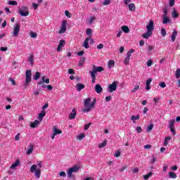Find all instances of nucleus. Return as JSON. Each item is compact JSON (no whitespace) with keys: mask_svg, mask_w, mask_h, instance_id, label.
Segmentation results:
<instances>
[{"mask_svg":"<svg viewBox=\"0 0 180 180\" xmlns=\"http://www.w3.org/2000/svg\"><path fill=\"white\" fill-rule=\"evenodd\" d=\"M96 103V98L92 99L91 98H87L84 100V108L82 109V110L85 113H88V112H91L94 108H95V105Z\"/></svg>","mask_w":180,"mask_h":180,"instance_id":"1","label":"nucleus"},{"mask_svg":"<svg viewBox=\"0 0 180 180\" xmlns=\"http://www.w3.org/2000/svg\"><path fill=\"white\" fill-rule=\"evenodd\" d=\"M43 167V163L41 161H37V165H32L30 167V172L34 174V176L39 179L41 174V168Z\"/></svg>","mask_w":180,"mask_h":180,"instance_id":"2","label":"nucleus"},{"mask_svg":"<svg viewBox=\"0 0 180 180\" xmlns=\"http://www.w3.org/2000/svg\"><path fill=\"white\" fill-rule=\"evenodd\" d=\"M146 30L147 32L142 34V37L143 39H146L148 40L150 36L153 34V32H154V21L150 20L148 25H146Z\"/></svg>","mask_w":180,"mask_h":180,"instance_id":"3","label":"nucleus"},{"mask_svg":"<svg viewBox=\"0 0 180 180\" xmlns=\"http://www.w3.org/2000/svg\"><path fill=\"white\" fill-rule=\"evenodd\" d=\"M32 82V70H28L25 72V82L24 83V86L27 88V85Z\"/></svg>","mask_w":180,"mask_h":180,"instance_id":"4","label":"nucleus"},{"mask_svg":"<svg viewBox=\"0 0 180 180\" xmlns=\"http://www.w3.org/2000/svg\"><path fill=\"white\" fill-rule=\"evenodd\" d=\"M78 171H79V167L77 165L70 167L67 172L68 178H72V173L78 172Z\"/></svg>","mask_w":180,"mask_h":180,"instance_id":"5","label":"nucleus"},{"mask_svg":"<svg viewBox=\"0 0 180 180\" xmlns=\"http://www.w3.org/2000/svg\"><path fill=\"white\" fill-rule=\"evenodd\" d=\"M117 84L118 82L115 81L112 84L108 85V91L110 94H112V92H115L117 89Z\"/></svg>","mask_w":180,"mask_h":180,"instance_id":"6","label":"nucleus"},{"mask_svg":"<svg viewBox=\"0 0 180 180\" xmlns=\"http://www.w3.org/2000/svg\"><path fill=\"white\" fill-rule=\"evenodd\" d=\"M18 13H20V16H29V8L26 6H22L19 9Z\"/></svg>","mask_w":180,"mask_h":180,"instance_id":"7","label":"nucleus"},{"mask_svg":"<svg viewBox=\"0 0 180 180\" xmlns=\"http://www.w3.org/2000/svg\"><path fill=\"white\" fill-rule=\"evenodd\" d=\"M52 131H53V134L51 135V139L52 140H54V139H56V136H57L58 134H61V133H63V131L61 130L58 129V128H57V127H53Z\"/></svg>","mask_w":180,"mask_h":180,"instance_id":"8","label":"nucleus"},{"mask_svg":"<svg viewBox=\"0 0 180 180\" xmlns=\"http://www.w3.org/2000/svg\"><path fill=\"white\" fill-rule=\"evenodd\" d=\"M102 71H105V69L103 68V67H102V66H98V67L94 66L92 71L90 72V74H93L94 75H96V74H98V72H102Z\"/></svg>","mask_w":180,"mask_h":180,"instance_id":"9","label":"nucleus"},{"mask_svg":"<svg viewBox=\"0 0 180 180\" xmlns=\"http://www.w3.org/2000/svg\"><path fill=\"white\" fill-rule=\"evenodd\" d=\"M67 32V20H63L62 21V24L60 26V30H59V34H61L63 33H65Z\"/></svg>","mask_w":180,"mask_h":180,"instance_id":"10","label":"nucleus"},{"mask_svg":"<svg viewBox=\"0 0 180 180\" xmlns=\"http://www.w3.org/2000/svg\"><path fill=\"white\" fill-rule=\"evenodd\" d=\"M19 32H20V25L15 24L13 31V37H18L19 36Z\"/></svg>","mask_w":180,"mask_h":180,"instance_id":"11","label":"nucleus"},{"mask_svg":"<svg viewBox=\"0 0 180 180\" xmlns=\"http://www.w3.org/2000/svg\"><path fill=\"white\" fill-rule=\"evenodd\" d=\"M65 46V41L63 39L60 40L59 44L58 45L57 51L60 53L63 50V47Z\"/></svg>","mask_w":180,"mask_h":180,"instance_id":"12","label":"nucleus"},{"mask_svg":"<svg viewBox=\"0 0 180 180\" xmlns=\"http://www.w3.org/2000/svg\"><path fill=\"white\" fill-rule=\"evenodd\" d=\"M162 19L163 25H167V23H169V22H171V20H169V17H168V14L167 13L163 14Z\"/></svg>","mask_w":180,"mask_h":180,"instance_id":"13","label":"nucleus"},{"mask_svg":"<svg viewBox=\"0 0 180 180\" xmlns=\"http://www.w3.org/2000/svg\"><path fill=\"white\" fill-rule=\"evenodd\" d=\"M50 84V79H46V76L41 77V81L38 82V85H43V84Z\"/></svg>","mask_w":180,"mask_h":180,"instance_id":"14","label":"nucleus"},{"mask_svg":"<svg viewBox=\"0 0 180 180\" xmlns=\"http://www.w3.org/2000/svg\"><path fill=\"white\" fill-rule=\"evenodd\" d=\"M33 150H34V145L31 143L28 146V150H27V155H30L33 153Z\"/></svg>","mask_w":180,"mask_h":180,"instance_id":"15","label":"nucleus"},{"mask_svg":"<svg viewBox=\"0 0 180 180\" xmlns=\"http://www.w3.org/2000/svg\"><path fill=\"white\" fill-rule=\"evenodd\" d=\"M95 91L97 94H102V91H103V89L102 88L101 84H96Z\"/></svg>","mask_w":180,"mask_h":180,"instance_id":"16","label":"nucleus"},{"mask_svg":"<svg viewBox=\"0 0 180 180\" xmlns=\"http://www.w3.org/2000/svg\"><path fill=\"white\" fill-rule=\"evenodd\" d=\"M20 165V160H17L11 167V169H16V167H19Z\"/></svg>","mask_w":180,"mask_h":180,"instance_id":"17","label":"nucleus"},{"mask_svg":"<svg viewBox=\"0 0 180 180\" xmlns=\"http://www.w3.org/2000/svg\"><path fill=\"white\" fill-rule=\"evenodd\" d=\"M76 88L78 92H81V91L85 88V85L81 83H78L76 84Z\"/></svg>","mask_w":180,"mask_h":180,"instance_id":"18","label":"nucleus"},{"mask_svg":"<svg viewBox=\"0 0 180 180\" xmlns=\"http://www.w3.org/2000/svg\"><path fill=\"white\" fill-rule=\"evenodd\" d=\"M44 116H46V111L41 110V112L38 115V120H39V122H41Z\"/></svg>","mask_w":180,"mask_h":180,"instance_id":"19","label":"nucleus"},{"mask_svg":"<svg viewBox=\"0 0 180 180\" xmlns=\"http://www.w3.org/2000/svg\"><path fill=\"white\" fill-rule=\"evenodd\" d=\"M39 123H40V122H39V120H35L34 121V122H31V123H30V127H32V129H34V128L37 127V126H39Z\"/></svg>","mask_w":180,"mask_h":180,"instance_id":"20","label":"nucleus"},{"mask_svg":"<svg viewBox=\"0 0 180 180\" xmlns=\"http://www.w3.org/2000/svg\"><path fill=\"white\" fill-rule=\"evenodd\" d=\"M89 41V37H87L84 39V41L83 43V47H84V49H89V44H88Z\"/></svg>","mask_w":180,"mask_h":180,"instance_id":"21","label":"nucleus"},{"mask_svg":"<svg viewBox=\"0 0 180 180\" xmlns=\"http://www.w3.org/2000/svg\"><path fill=\"white\" fill-rule=\"evenodd\" d=\"M176 36H178V32L176 30H174L172 34V41H174L176 39Z\"/></svg>","mask_w":180,"mask_h":180,"instance_id":"22","label":"nucleus"},{"mask_svg":"<svg viewBox=\"0 0 180 180\" xmlns=\"http://www.w3.org/2000/svg\"><path fill=\"white\" fill-rule=\"evenodd\" d=\"M121 29L124 33H130V29L127 25H123L121 27Z\"/></svg>","mask_w":180,"mask_h":180,"instance_id":"23","label":"nucleus"},{"mask_svg":"<svg viewBox=\"0 0 180 180\" xmlns=\"http://www.w3.org/2000/svg\"><path fill=\"white\" fill-rule=\"evenodd\" d=\"M108 68L110 70H112V68H113V67H115V60H109L108 63Z\"/></svg>","mask_w":180,"mask_h":180,"instance_id":"24","label":"nucleus"},{"mask_svg":"<svg viewBox=\"0 0 180 180\" xmlns=\"http://www.w3.org/2000/svg\"><path fill=\"white\" fill-rule=\"evenodd\" d=\"M27 60L31 65H33V63H34V56H33L32 54L30 55Z\"/></svg>","mask_w":180,"mask_h":180,"instance_id":"25","label":"nucleus"},{"mask_svg":"<svg viewBox=\"0 0 180 180\" xmlns=\"http://www.w3.org/2000/svg\"><path fill=\"white\" fill-rule=\"evenodd\" d=\"M128 8L131 12H134V11H136V5L134 4L131 3L128 5Z\"/></svg>","mask_w":180,"mask_h":180,"instance_id":"26","label":"nucleus"},{"mask_svg":"<svg viewBox=\"0 0 180 180\" xmlns=\"http://www.w3.org/2000/svg\"><path fill=\"white\" fill-rule=\"evenodd\" d=\"M75 116H77V112H75V109H73L72 112H71L69 115V119H70V120L75 119Z\"/></svg>","mask_w":180,"mask_h":180,"instance_id":"27","label":"nucleus"},{"mask_svg":"<svg viewBox=\"0 0 180 180\" xmlns=\"http://www.w3.org/2000/svg\"><path fill=\"white\" fill-rule=\"evenodd\" d=\"M140 119V115H132L131 117V120H132L133 123H136V120H139Z\"/></svg>","mask_w":180,"mask_h":180,"instance_id":"28","label":"nucleus"},{"mask_svg":"<svg viewBox=\"0 0 180 180\" xmlns=\"http://www.w3.org/2000/svg\"><path fill=\"white\" fill-rule=\"evenodd\" d=\"M178 16H179V14L176 13V10H175V8H174L172 13V17L173 18V19H176V18H178Z\"/></svg>","mask_w":180,"mask_h":180,"instance_id":"29","label":"nucleus"},{"mask_svg":"<svg viewBox=\"0 0 180 180\" xmlns=\"http://www.w3.org/2000/svg\"><path fill=\"white\" fill-rule=\"evenodd\" d=\"M40 75H41V73H40V72H36L35 75L33 76V79L34 81H37V79L40 78Z\"/></svg>","mask_w":180,"mask_h":180,"instance_id":"30","label":"nucleus"},{"mask_svg":"<svg viewBox=\"0 0 180 180\" xmlns=\"http://www.w3.org/2000/svg\"><path fill=\"white\" fill-rule=\"evenodd\" d=\"M108 145V141H103L98 145V148H103V147H106Z\"/></svg>","mask_w":180,"mask_h":180,"instance_id":"31","label":"nucleus"},{"mask_svg":"<svg viewBox=\"0 0 180 180\" xmlns=\"http://www.w3.org/2000/svg\"><path fill=\"white\" fill-rule=\"evenodd\" d=\"M139 89H140V84H136L135 85L134 89H132V90L131 91V92L132 94H134V92H137V91H139Z\"/></svg>","mask_w":180,"mask_h":180,"instance_id":"32","label":"nucleus"},{"mask_svg":"<svg viewBox=\"0 0 180 180\" xmlns=\"http://www.w3.org/2000/svg\"><path fill=\"white\" fill-rule=\"evenodd\" d=\"M172 140V137L171 136H167L165 139L164 146H168V141Z\"/></svg>","mask_w":180,"mask_h":180,"instance_id":"33","label":"nucleus"},{"mask_svg":"<svg viewBox=\"0 0 180 180\" xmlns=\"http://www.w3.org/2000/svg\"><path fill=\"white\" fill-rule=\"evenodd\" d=\"M96 19L95 16H91L90 17L88 20L87 22H89V25H92L94 23V21Z\"/></svg>","mask_w":180,"mask_h":180,"instance_id":"34","label":"nucleus"},{"mask_svg":"<svg viewBox=\"0 0 180 180\" xmlns=\"http://www.w3.org/2000/svg\"><path fill=\"white\" fill-rule=\"evenodd\" d=\"M169 178H172V179H176V174H175V173H174V172H170L169 173Z\"/></svg>","mask_w":180,"mask_h":180,"instance_id":"35","label":"nucleus"},{"mask_svg":"<svg viewBox=\"0 0 180 180\" xmlns=\"http://www.w3.org/2000/svg\"><path fill=\"white\" fill-rule=\"evenodd\" d=\"M77 140L81 141L82 139L85 137V134H80L79 135H77Z\"/></svg>","mask_w":180,"mask_h":180,"instance_id":"36","label":"nucleus"},{"mask_svg":"<svg viewBox=\"0 0 180 180\" xmlns=\"http://www.w3.org/2000/svg\"><path fill=\"white\" fill-rule=\"evenodd\" d=\"M133 53H134V49H130L129 51L127 52L126 57H128V58H130V57H131V54H133Z\"/></svg>","mask_w":180,"mask_h":180,"instance_id":"37","label":"nucleus"},{"mask_svg":"<svg viewBox=\"0 0 180 180\" xmlns=\"http://www.w3.org/2000/svg\"><path fill=\"white\" fill-rule=\"evenodd\" d=\"M151 176H153V173L152 172H150L149 174L143 176V177L146 180L148 179L149 178H151Z\"/></svg>","mask_w":180,"mask_h":180,"instance_id":"38","label":"nucleus"},{"mask_svg":"<svg viewBox=\"0 0 180 180\" xmlns=\"http://www.w3.org/2000/svg\"><path fill=\"white\" fill-rule=\"evenodd\" d=\"M30 37H32V39H36V37H37V33H36L34 32H31L30 33Z\"/></svg>","mask_w":180,"mask_h":180,"instance_id":"39","label":"nucleus"},{"mask_svg":"<svg viewBox=\"0 0 180 180\" xmlns=\"http://www.w3.org/2000/svg\"><path fill=\"white\" fill-rule=\"evenodd\" d=\"M90 75H91V82H92V84H95V81H96V75H94V74H92V73H90Z\"/></svg>","mask_w":180,"mask_h":180,"instance_id":"40","label":"nucleus"},{"mask_svg":"<svg viewBox=\"0 0 180 180\" xmlns=\"http://www.w3.org/2000/svg\"><path fill=\"white\" fill-rule=\"evenodd\" d=\"M157 161V157L153 155L151 159L150 160V164H154Z\"/></svg>","mask_w":180,"mask_h":180,"instance_id":"41","label":"nucleus"},{"mask_svg":"<svg viewBox=\"0 0 180 180\" xmlns=\"http://www.w3.org/2000/svg\"><path fill=\"white\" fill-rule=\"evenodd\" d=\"M129 61H130V58H128L127 56H126V58H124V64L125 65H129Z\"/></svg>","mask_w":180,"mask_h":180,"instance_id":"42","label":"nucleus"},{"mask_svg":"<svg viewBox=\"0 0 180 180\" xmlns=\"http://www.w3.org/2000/svg\"><path fill=\"white\" fill-rule=\"evenodd\" d=\"M110 2H111V0H104L103 2V5L104 6H106L108 5H110Z\"/></svg>","mask_w":180,"mask_h":180,"instance_id":"43","label":"nucleus"},{"mask_svg":"<svg viewBox=\"0 0 180 180\" xmlns=\"http://www.w3.org/2000/svg\"><path fill=\"white\" fill-rule=\"evenodd\" d=\"M175 77L177 79L178 78H180V69L176 70Z\"/></svg>","mask_w":180,"mask_h":180,"instance_id":"44","label":"nucleus"},{"mask_svg":"<svg viewBox=\"0 0 180 180\" xmlns=\"http://www.w3.org/2000/svg\"><path fill=\"white\" fill-rule=\"evenodd\" d=\"M8 5H12L13 6H15L18 5V1H8Z\"/></svg>","mask_w":180,"mask_h":180,"instance_id":"45","label":"nucleus"},{"mask_svg":"<svg viewBox=\"0 0 180 180\" xmlns=\"http://www.w3.org/2000/svg\"><path fill=\"white\" fill-rule=\"evenodd\" d=\"M174 124H175V120H172L169 122V127H174Z\"/></svg>","mask_w":180,"mask_h":180,"instance_id":"46","label":"nucleus"},{"mask_svg":"<svg viewBox=\"0 0 180 180\" xmlns=\"http://www.w3.org/2000/svg\"><path fill=\"white\" fill-rule=\"evenodd\" d=\"M153 127H154V125L153 124H150L147 127V131H151V130H153Z\"/></svg>","mask_w":180,"mask_h":180,"instance_id":"47","label":"nucleus"},{"mask_svg":"<svg viewBox=\"0 0 180 180\" xmlns=\"http://www.w3.org/2000/svg\"><path fill=\"white\" fill-rule=\"evenodd\" d=\"M161 34L163 37H165V36L167 35V32L165 31V29L162 28L161 30Z\"/></svg>","mask_w":180,"mask_h":180,"instance_id":"48","label":"nucleus"},{"mask_svg":"<svg viewBox=\"0 0 180 180\" xmlns=\"http://www.w3.org/2000/svg\"><path fill=\"white\" fill-rule=\"evenodd\" d=\"M136 131H137V133H141V131H143V129L141 128V127H136Z\"/></svg>","mask_w":180,"mask_h":180,"instance_id":"49","label":"nucleus"},{"mask_svg":"<svg viewBox=\"0 0 180 180\" xmlns=\"http://www.w3.org/2000/svg\"><path fill=\"white\" fill-rule=\"evenodd\" d=\"M131 171L133 172V174H137V172H139V168L138 167H134L131 169Z\"/></svg>","mask_w":180,"mask_h":180,"instance_id":"50","label":"nucleus"},{"mask_svg":"<svg viewBox=\"0 0 180 180\" xmlns=\"http://www.w3.org/2000/svg\"><path fill=\"white\" fill-rule=\"evenodd\" d=\"M86 33L87 36H90V34H92V30H91L90 28H88L86 31Z\"/></svg>","mask_w":180,"mask_h":180,"instance_id":"51","label":"nucleus"},{"mask_svg":"<svg viewBox=\"0 0 180 180\" xmlns=\"http://www.w3.org/2000/svg\"><path fill=\"white\" fill-rule=\"evenodd\" d=\"M148 67H151L153 65V60L149 59L147 62Z\"/></svg>","mask_w":180,"mask_h":180,"instance_id":"52","label":"nucleus"},{"mask_svg":"<svg viewBox=\"0 0 180 180\" xmlns=\"http://www.w3.org/2000/svg\"><path fill=\"white\" fill-rule=\"evenodd\" d=\"M65 15L67 16V18H71V13L68 11H65Z\"/></svg>","mask_w":180,"mask_h":180,"instance_id":"53","label":"nucleus"},{"mask_svg":"<svg viewBox=\"0 0 180 180\" xmlns=\"http://www.w3.org/2000/svg\"><path fill=\"white\" fill-rule=\"evenodd\" d=\"M32 7L34 8V11L39 8V4L33 3L32 4Z\"/></svg>","mask_w":180,"mask_h":180,"instance_id":"54","label":"nucleus"},{"mask_svg":"<svg viewBox=\"0 0 180 180\" xmlns=\"http://www.w3.org/2000/svg\"><path fill=\"white\" fill-rule=\"evenodd\" d=\"M20 134H18L15 137V141H19L20 140Z\"/></svg>","mask_w":180,"mask_h":180,"instance_id":"55","label":"nucleus"},{"mask_svg":"<svg viewBox=\"0 0 180 180\" xmlns=\"http://www.w3.org/2000/svg\"><path fill=\"white\" fill-rule=\"evenodd\" d=\"M159 86H160V88H165V86H167V84H165V82H161L159 84Z\"/></svg>","mask_w":180,"mask_h":180,"instance_id":"56","label":"nucleus"},{"mask_svg":"<svg viewBox=\"0 0 180 180\" xmlns=\"http://www.w3.org/2000/svg\"><path fill=\"white\" fill-rule=\"evenodd\" d=\"M59 176H60L65 177V176H67V174H65V172H60L59 173Z\"/></svg>","mask_w":180,"mask_h":180,"instance_id":"57","label":"nucleus"},{"mask_svg":"<svg viewBox=\"0 0 180 180\" xmlns=\"http://www.w3.org/2000/svg\"><path fill=\"white\" fill-rule=\"evenodd\" d=\"M9 81H10V82H11L12 85H13V86L16 85V82H15V80L13 79L10 78Z\"/></svg>","mask_w":180,"mask_h":180,"instance_id":"58","label":"nucleus"},{"mask_svg":"<svg viewBox=\"0 0 180 180\" xmlns=\"http://www.w3.org/2000/svg\"><path fill=\"white\" fill-rule=\"evenodd\" d=\"M49 108V103H46L44 105L42 106V110L47 109Z\"/></svg>","mask_w":180,"mask_h":180,"instance_id":"59","label":"nucleus"},{"mask_svg":"<svg viewBox=\"0 0 180 180\" xmlns=\"http://www.w3.org/2000/svg\"><path fill=\"white\" fill-rule=\"evenodd\" d=\"M151 82H153V79H151V78H149L148 79L146 80L147 85H150V84H151Z\"/></svg>","mask_w":180,"mask_h":180,"instance_id":"60","label":"nucleus"},{"mask_svg":"<svg viewBox=\"0 0 180 180\" xmlns=\"http://www.w3.org/2000/svg\"><path fill=\"white\" fill-rule=\"evenodd\" d=\"M97 49H98V50H101V49H103V44H99L97 46Z\"/></svg>","mask_w":180,"mask_h":180,"instance_id":"61","label":"nucleus"},{"mask_svg":"<svg viewBox=\"0 0 180 180\" xmlns=\"http://www.w3.org/2000/svg\"><path fill=\"white\" fill-rule=\"evenodd\" d=\"M174 4H175V0H169L170 6H174Z\"/></svg>","mask_w":180,"mask_h":180,"instance_id":"62","label":"nucleus"},{"mask_svg":"<svg viewBox=\"0 0 180 180\" xmlns=\"http://www.w3.org/2000/svg\"><path fill=\"white\" fill-rule=\"evenodd\" d=\"M148 51H153V50H154V46H148Z\"/></svg>","mask_w":180,"mask_h":180,"instance_id":"63","label":"nucleus"},{"mask_svg":"<svg viewBox=\"0 0 180 180\" xmlns=\"http://www.w3.org/2000/svg\"><path fill=\"white\" fill-rule=\"evenodd\" d=\"M114 157H116V158L120 157V151H117V153H115L114 154Z\"/></svg>","mask_w":180,"mask_h":180,"instance_id":"64","label":"nucleus"}]
</instances>
